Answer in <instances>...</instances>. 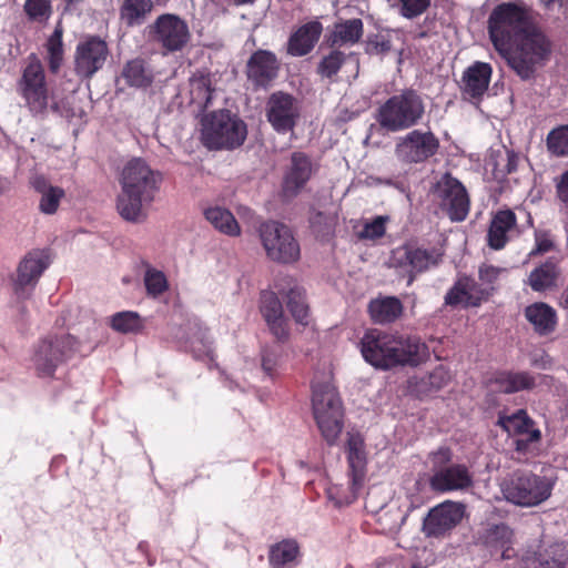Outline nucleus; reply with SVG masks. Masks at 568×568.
I'll return each mask as SVG.
<instances>
[{
	"mask_svg": "<svg viewBox=\"0 0 568 568\" xmlns=\"http://www.w3.org/2000/svg\"><path fill=\"white\" fill-rule=\"evenodd\" d=\"M121 192L116 199V210L129 222H142L146 217L144 204L153 201L161 182V174L153 171L140 158L128 161L119 179Z\"/></svg>",
	"mask_w": 568,
	"mask_h": 568,
	"instance_id": "nucleus-2",
	"label": "nucleus"
},
{
	"mask_svg": "<svg viewBox=\"0 0 568 568\" xmlns=\"http://www.w3.org/2000/svg\"><path fill=\"white\" fill-rule=\"evenodd\" d=\"M516 156L511 153H507V173H511L516 170Z\"/></svg>",
	"mask_w": 568,
	"mask_h": 568,
	"instance_id": "nucleus-57",
	"label": "nucleus"
},
{
	"mask_svg": "<svg viewBox=\"0 0 568 568\" xmlns=\"http://www.w3.org/2000/svg\"><path fill=\"white\" fill-rule=\"evenodd\" d=\"M312 409L316 426L329 445H335L344 428L342 400L329 383H313Z\"/></svg>",
	"mask_w": 568,
	"mask_h": 568,
	"instance_id": "nucleus-5",
	"label": "nucleus"
},
{
	"mask_svg": "<svg viewBox=\"0 0 568 568\" xmlns=\"http://www.w3.org/2000/svg\"><path fill=\"white\" fill-rule=\"evenodd\" d=\"M30 185L39 194V211L45 215L57 213L65 191L53 185L44 175L34 174L30 178Z\"/></svg>",
	"mask_w": 568,
	"mask_h": 568,
	"instance_id": "nucleus-26",
	"label": "nucleus"
},
{
	"mask_svg": "<svg viewBox=\"0 0 568 568\" xmlns=\"http://www.w3.org/2000/svg\"><path fill=\"white\" fill-rule=\"evenodd\" d=\"M298 552L297 542L292 539H285L271 548L268 560L273 568H281L293 562Z\"/></svg>",
	"mask_w": 568,
	"mask_h": 568,
	"instance_id": "nucleus-40",
	"label": "nucleus"
},
{
	"mask_svg": "<svg viewBox=\"0 0 568 568\" xmlns=\"http://www.w3.org/2000/svg\"><path fill=\"white\" fill-rule=\"evenodd\" d=\"M363 357L371 365L388 369L395 366H417L428 357L427 346L417 337L368 332L361 342Z\"/></svg>",
	"mask_w": 568,
	"mask_h": 568,
	"instance_id": "nucleus-3",
	"label": "nucleus"
},
{
	"mask_svg": "<svg viewBox=\"0 0 568 568\" xmlns=\"http://www.w3.org/2000/svg\"><path fill=\"white\" fill-rule=\"evenodd\" d=\"M439 140L430 130L414 129L395 141L394 155L402 164H419L434 156Z\"/></svg>",
	"mask_w": 568,
	"mask_h": 568,
	"instance_id": "nucleus-12",
	"label": "nucleus"
},
{
	"mask_svg": "<svg viewBox=\"0 0 568 568\" xmlns=\"http://www.w3.org/2000/svg\"><path fill=\"white\" fill-rule=\"evenodd\" d=\"M266 116L273 129L278 133L293 131L300 119V105L291 94L273 93L266 103Z\"/></svg>",
	"mask_w": 568,
	"mask_h": 568,
	"instance_id": "nucleus-17",
	"label": "nucleus"
},
{
	"mask_svg": "<svg viewBox=\"0 0 568 568\" xmlns=\"http://www.w3.org/2000/svg\"><path fill=\"white\" fill-rule=\"evenodd\" d=\"M516 225V215L510 210L499 211L491 220L488 230V245L494 250L503 248L508 241V233Z\"/></svg>",
	"mask_w": 568,
	"mask_h": 568,
	"instance_id": "nucleus-32",
	"label": "nucleus"
},
{
	"mask_svg": "<svg viewBox=\"0 0 568 568\" xmlns=\"http://www.w3.org/2000/svg\"><path fill=\"white\" fill-rule=\"evenodd\" d=\"M390 49V41L386 37L375 36L368 40L366 51L372 54H385Z\"/></svg>",
	"mask_w": 568,
	"mask_h": 568,
	"instance_id": "nucleus-53",
	"label": "nucleus"
},
{
	"mask_svg": "<svg viewBox=\"0 0 568 568\" xmlns=\"http://www.w3.org/2000/svg\"><path fill=\"white\" fill-rule=\"evenodd\" d=\"M537 562V568H567L568 547L561 542L550 545L539 555Z\"/></svg>",
	"mask_w": 568,
	"mask_h": 568,
	"instance_id": "nucleus-41",
	"label": "nucleus"
},
{
	"mask_svg": "<svg viewBox=\"0 0 568 568\" xmlns=\"http://www.w3.org/2000/svg\"><path fill=\"white\" fill-rule=\"evenodd\" d=\"M205 219L221 233L236 236L240 234V226L233 214L221 206L209 207L204 211Z\"/></svg>",
	"mask_w": 568,
	"mask_h": 568,
	"instance_id": "nucleus-38",
	"label": "nucleus"
},
{
	"mask_svg": "<svg viewBox=\"0 0 568 568\" xmlns=\"http://www.w3.org/2000/svg\"><path fill=\"white\" fill-rule=\"evenodd\" d=\"M23 8L29 20L33 22L43 23L52 14L50 0H26Z\"/></svg>",
	"mask_w": 568,
	"mask_h": 568,
	"instance_id": "nucleus-47",
	"label": "nucleus"
},
{
	"mask_svg": "<svg viewBox=\"0 0 568 568\" xmlns=\"http://www.w3.org/2000/svg\"><path fill=\"white\" fill-rule=\"evenodd\" d=\"M488 32L495 49L524 80L530 79L549 57L550 44L523 1L495 7L488 18Z\"/></svg>",
	"mask_w": 568,
	"mask_h": 568,
	"instance_id": "nucleus-1",
	"label": "nucleus"
},
{
	"mask_svg": "<svg viewBox=\"0 0 568 568\" xmlns=\"http://www.w3.org/2000/svg\"><path fill=\"white\" fill-rule=\"evenodd\" d=\"M323 24L318 20H312L293 32L287 41V53L292 57L308 54L320 40Z\"/></svg>",
	"mask_w": 568,
	"mask_h": 568,
	"instance_id": "nucleus-23",
	"label": "nucleus"
},
{
	"mask_svg": "<svg viewBox=\"0 0 568 568\" xmlns=\"http://www.w3.org/2000/svg\"><path fill=\"white\" fill-rule=\"evenodd\" d=\"M125 81L132 87H146L153 80V73L141 59H134L126 63L122 72Z\"/></svg>",
	"mask_w": 568,
	"mask_h": 568,
	"instance_id": "nucleus-39",
	"label": "nucleus"
},
{
	"mask_svg": "<svg viewBox=\"0 0 568 568\" xmlns=\"http://www.w3.org/2000/svg\"><path fill=\"white\" fill-rule=\"evenodd\" d=\"M261 313L272 332L277 339H283L287 336V323L283 314V306L276 293L265 291L261 295Z\"/></svg>",
	"mask_w": 568,
	"mask_h": 568,
	"instance_id": "nucleus-24",
	"label": "nucleus"
},
{
	"mask_svg": "<svg viewBox=\"0 0 568 568\" xmlns=\"http://www.w3.org/2000/svg\"><path fill=\"white\" fill-rule=\"evenodd\" d=\"M108 54L106 43L98 37H90L79 42L74 54L77 74L91 78L104 65Z\"/></svg>",
	"mask_w": 568,
	"mask_h": 568,
	"instance_id": "nucleus-18",
	"label": "nucleus"
},
{
	"mask_svg": "<svg viewBox=\"0 0 568 568\" xmlns=\"http://www.w3.org/2000/svg\"><path fill=\"white\" fill-rule=\"evenodd\" d=\"M78 351L79 343L74 336L48 335L34 345L31 364L39 377H51Z\"/></svg>",
	"mask_w": 568,
	"mask_h": 568,
	"instance_id": "nucleus-9",
	"label": "nucleus"
},
{
	"mask_svg": "<svg viewBox=\"0 0 568 568\" xmlns=\"http://www.w3.org/2000/svg\"><path fill=\"white\" fill-rule=\"evenodd\" d=\"M17 90L31 114L43 116L49 108L58 111L57 102L49 94L43 65L36 55L29 57Z\"/></svg>",
	"mask_w": 568,
	"mask_h": 568,
	"instance_id": "nucleus-8",
	"label": "nucleus"
},
{
	"mask_svg": "<svg viewBox=\"0 0 568 568\" xmlns=\"http://www.w3.org/2000/svg\"><path fill=\"white\" fill-rule=\"evenodd\" d=\"M435 199L443 211L454 222L464 221L469 212V196L465 186L450 174H445L436 183Z\"/></svg>",
	"mask_w": 568,
	"mask_h": 568,
	"instance_id": "nucleus-14",
	"label": "nucleus"
},
{
	"mask_svg": "<svg viewBox=\"0 0 568 568\" xmlns=\"http://www.w3.org/2000/svg\"><path fill=\"white\" fill-rule=\"evenodd\" d=\"M489 297L474 278L460 276L445 295V304L449 306L476 307Z\"/></svg>",
	"mask_w": 568,
	"mask_h": 568,
	"instance_id": "nucleus-19",
	"label": "nucleus"
},
{
	"mask_svg": "<svg viewBox=\"0 0 568 568\" xmlns=\"http://www.w3.org/2000/svg\"><path fill=\"white\" fill-rule=\"evenodd\" d=\"M287 307L296 322L305 323L308 316V306L305 302V292L303 288L294 286L288 291Z\"/></svg>",
	"mask_w": 568,
	"mask_h": 568,
	"instance_id": "nucleus-43",
	"label": "nucleus"
},
{
	"mask_svg": "<svg viewBox=\"0 0 568 568\" xmlns=\"http://www.w3.org/2000/svg\"><path fill=\"white\" fill-rule=\"evenodd\" d=\"M493 69L489 63L476 61L463 73L460 89L465 95L480 98L487 91Z\"/></svg>",
	"mask_w": 568,
	"mask_h": 568,
	"instance_id": "nucleus-25",
	"label": "nucleus"
},
{
	"mask_svg": "<svg viewBox=\"0 0 568 568\" xmlns=\"http://www.w3.org/2000/svg\"><path fill=\"white\" fill-rule=\"evenodd\" d=\"M450 381V374L444 366L436 367L428 375V385L432 389L438 390L446 386Z\"/></svg>",
	"mask_w": 568,
	"mask_h": 568,
	"instance_id": "nucleus-52",
	"label": "nucleus"
},
{
	"mask_svg": "<svg viewBox=\"0 0 568 568\" xmlns=\"http://www.w3.org/2000/svg\"><path fill=\"white\" fill-rule=\"evenodd\" d=\"M498 425L509 435H524L527 443H534L540 438V430L532 428V420L524 409L508 416H500Z\"/></svg>",
	"mask_w": 568,
	"mask_h": 568,
	"instance_id": "nucleus-33",
	"label": "nucleus"
},
{
	"mask_svg": "<svg viewBox=\"0 0 568 568\" xmlns=\"http://www.w3.org/2000/svg\"><path fill=\"white\" fill-rule=\"evenodd\" d=\"M526 320L540 335H547L555 331L557 313L552 306L544 302H536L525 308Z\"/></svg>",
	"mask_w": 568,
	"mask_h": 568,
	"instance_id": "nucleus-31",
	"label": "nucleus"
},
{
	"mask_svg": "<svg viewBox=\"0 0 568 568\" xmlns=\"http://www.w3.org/2000/svg\"><path fill=\"white\" fill-rule=\"evenodd\" d=\"M62 28L58 26L47 42L49 55V67L52 72H57L61 67L63 59Z\"/></svg>",
	"mask_w": 568,
	"mask_h": 568,
	"instance_id": "nucleus-44",
	"label": "nucleus"
},
{
	"mask_svg": "<svg viewBox=\"0 0 568 568\" xmlns=\"http://www.w3.org/2000/svg\"><path fill=\"white\" fill-rule=\"evenodd\" d=\"M499 487L507 501L520 507H535L551 496L554 481L530 471H516L505 477Z\"/></svg>",
	"mask_w": 568,
	"mask_h": 568,
	"instance_id": "nucleus-6",
	"label": "nucleus"
},
{
	"mask_svg": "<svg viewBox=\"0 0 568 568\" xmlns=\"http://www.w3.org/2000/svg\"><path fill=\"white\" fill-rule=\"evenodd\" d=\"M111 326L114 331L128 334L138 333L143 327V321L135 312H120L112 316Z\"/></svg>",
	"mask_w": 568,
	"mask_h": 568,
	"instance_id": "nucleus-42",
	"label": "nucleus"
},
{
	"mask_svg": "<svg viewBox=\"0 0 568 568\" xmlns=\"http://www.w3.org/2000/svg\"><path fill=\"white\" fill-rule=\"evenodd\" d=\"M479 540L491 552L501 551V559H509L515 555L511 548L513 531L504 524L487 527Z\"/></svg>",
	"mask_w": 568,
	"mask_h": 568,
	"instance_id": "nucleus-29",
	"label": "nucleus"
},
{
	"mask_svg": "<svg viewBox=\"0 0 568 568\" xmlns=\"http://www.w3.org/2000/svg\"><path fill=\"white\" fill-rule=\"evenodd\" d=\"M152 40L169 52L181 51L191 39L187 23L179 16L164 13L150 26Z\"/></svg>",
	"mask_w": 568,
	"mask_h": 568,
	"instance_id": "nucleus-15",
	"label": "nucleus"
},
{
	"mask_svg": "<svg viewBox=\"0 0 568 568\" xmlns=\"http://www.w3.org/2000/svg\"><path fill=\"white\" fill-rule=\"evenodd\" d=\"M9 190V182L7 180H0V195Z\"/></svg>",
	"mask_w": 568,
	"mask_h": 568,
	"instance_id": "nucleus-59",
	"label": "nucleus"
},
{
	"mask_svg": "<svg viewBox=\"0 0 568 568\" xmlns=\"http://www.w3.org/2000/svg\"><path fill=\"white\" fill-rule=\"evenodd\" d=\"M541 2L547 9H554L564 4V0H541Z\"/></svg>",
	"mask_w": 568,
	"mask_h": 568,
	"instance_id": "nucleus-58",
	"label": "nucleus"
},
{
	"mask_svg": "<svg viewBox=\"0 0 568 568\" xmlns=\"http://www.w3.org/2000/svg\"><path fill=\"white\" fill-rule=\"evenodd\" d=\"M425 114L422 97L404 90L387 99L377 110L376 120L388 132H400L417 125Z\"/></svg>",
	"mask_w": 568,
	"mask_h": 568,
	"instance_id": "nucleus-4",
	"label": "nucleus"
},
{
	"mask_svg": "<svg viewBox=\"0 0 568 568\" xmlns=\"http://www.w3.org/2000/svg\"><path fill=\"white\" fill-rule=\"evenodd\" d=\"M557 193L559 199L568 204V171L561 175V179L557 184Z\"/></svg>",
	"mask_w": 568,
	"mask_h": 568,
	"instance_id": "nucleus-55",
	"label": "nucleus"
},
{
	"mask_svg": "<svg viewBox=\"0 0 568 568\" xmlns=\"http://www.w3.org/2000/svg\"><path fill=\"white\" fill-rule=\"evenodd\" d=\"M389 221L387 215L375 216L372 221L364 223L362 231L358 233V237L362 240H377L385 235L386 224Z\"/></svg>",
	"mask_w": 568,
	"mask_h": 568,
	"instance_id": "nucleus-49",
	"label": "nucleus"
},
{
	"mask_svg": "<svg viewBox=\"0 0 568 568\" xmlns=\"http://www.w3.org/2000/svg\"><path fill=\"white\" fill-rule=\"evenodd\" d=\"M277 364V356L274 353L265 352L262 356V367L267 375H272Z\"/></svg>",
	"mask_w": 568,
	"mask_h": 568,
	"instance_id": "nucleus-54",
	"label": "nucleus"
},
{
	"mask_svg": "<svg viewBox=\"0 0 568 568\" xmlns=\"http://www.w3.org/2000/svg\"><path fill=\"white\" fill-rule=\"evenodd\" d=\"M347 454L348 463L353 470V477L351 481V495L345 496L342 500L345 504H349L356 498L358 488L362 485V475L357 474V469H361L365 463V449L364 439L359 434H348Z\"/></svg>",
	"mask_w": 568,
	"mask_h": 568,
	"instance_id": "nucleus-28",
	"label": "nucleus"
},
{
	"mask_svg": "<svg viewBox=\"0 0 568 568\" xmlns=\"http://www.w3.org/2000/svg\"><path fill=\"white\" fill-rule=\"evenodd\" d=\"M400 13L412 19L420 16L429 6V0H399Z\"/></svg>",
	"mask_w": 568,
	"mask_h": 568,
	"instance_id": "nucleus-51",
	"label": "nucleus"
},
{
	"mask_svg": "<svg viewBox=\"0 0 568 568\" xmlns=\"http://www.w3.org/2000/svg\"><path fill=\"white\" fill-rule=\"evenodd\" d=\"M508 273V268L495 266L493 264L484 263L478 268V277L481 285L489 292V295L495 290V284Z\"/></svg>",
	"mask_w": 568,
	"mask_h": 568,
	"instance_id": "nucleus-48",
	"label": "nucleus"
},
{
	"mask_svg": "<svg viewBox=\"0 0 568 568\" xmlns=\"http://www.w3.org/2000/svg\"><path fill=\"white\" fill-rule=\"evenodd\" d=\"M347 55L338 50H333L324 55L317 67V73L322 78L332 79L346 62Z\"/></svg>",
	"mask_w": 568,
	"mask_h": 568,
	"instance_id": "nucleus-45",
	"label": "nucleus"
},
{
	"mask_svg": "<svg viewBox=\"0 0 568 568\" xmlns=\"http://www.w3.org/2000/svg\"><path fill=\"white\" fill-rule=\"evenodd\" d=\"M144 284L149 295L156 297L168 288V281L163 272L148 268L144 274Z\"/></svg>",
	"mask_w": 568,
	"mask_h": 568,
	"instance_id": "nucleus-50",
	"label": "nucleus"
},
{
	"mask_svg": "<svg viewBox=\"0 0 568 568\" xmlns=\"http://www.w3.org/2000/svg\"><path fill=\"white\" fill-rule=\"evenodd\" d=\"M258 232L266 256L271 261L290 264L300 258V244L287 225L268 221L260 226Z\"/></svg>",
	"mask_w": 568,
	"mask_h": 568,
	"instance_id": "nucleus-10",
	"label": "nucleus"
},
{
	"mask_svg": "<svg viewBox=\"0 0 568 568\" xmlns=\"http://www.w3.org/2000/svg\"><path fill=\"white\" fill-rule=\"evenodd\" d=\"M405 519H406V515L402 516V518H400V525L405 521Z\"/></svg>",
	"mask_w": 568,
	"mask_h": 568,
	"instance_id": "nucleus-62",
	"label": "nucleus"
},
{
	"mask_svg": "<svg viewBox=\"0 0 568 568\" xmlns=\"http://www.w3.org/2000/svg\"><path fill=\"white\" fill-rule=\"evenodd\" d=\"M440 254L436 250H427L412 244H404L394 248L388 258V265L395 268L398 275L407 280L412 285L415 277L438 265Z\"/></svg>",
	"mask_w": 568,
	"mask_h": 568,
	"instance_id": "nucleus-11",
	"label": "nucleus"
},
{
	"mask_svg": "<svg viewBox=\"0 0 568 568\" xmlns=\"http://www.w3.org/2000/svg\"><path fill=\"white\" fill-rule=\"evenodd\" d=\"M372 320L377 324L395 322L403 313V304L396 297H383L372 301L368 305Z\"/></svg>",
	"mask_w": 568,
	"mask_h": 568,
	"instance_id": "nucleus-35",
	"label": "nucleus"
},
{
	"mask_svg": "<svg viewBox=\"0 0 568 568\" xmlns=\"http://www.w3.org/2000/svg\"><path fill=\"white\" fill-rule=\"evenodd\" d=\"M464 514L463 504L444 501L428 511L423 523V531L427 537H443L462 521Z\"/></svg>",
	"mask_w": 568,
	"mask_h": 568,
	"instance_id": "nucleus-16",
	"label": "nucleus"
},
{
	"mask_svg": "<svg viewBox=\"0 0 568 568\" xmlns=\"http://www.w3.org/2000/svg\"><path fill=\"white\" fill-rule=\"evenodd\" d=\"M552 247V242L545 236H537L536 247L531 251V254H542Z\"/></svg>",
	"mask_w": 568,
	"mask_h": 568,
	"instance_id": "nucleus-56",
	"label": "nucleus"
},
{
	"mask_svg": "<svg viewBox=\"0 0 568 568\" xmlns=\"http://www.w3.org/2000/svg\"><path fill=\"white\" fill-rule=\"evenodd\" d=\"M152 9V0H123L120 17L130 27L140 26L151 13Z\"/></svg>",
	"mask_w": 568,
	"mask_h": 568,
	"instance_id": "nucleus-37",
	"label": "nucleus"
},
{
	"mask_svg": "<svg viewBox=\"0 0 568 568\" xmlns=\"http://www.w3.org/2000/svg\"><path fill=\"white\" fill-rule=\"evenodd\" d=\"M450 462V452L439 449L432 455L433 476L430 477V487L436 491H453L467 489L473 484V476L465 465L448 464Z\"/></svg>",
	"mask_w": 568,
	"mask_h": 568,
	"instance_id": "nucleus-13",
	"label": "nucleus"
},
{
	"mask_svg": "<svg viewBox=\"0 0 568 568\" xmlns=\"http://www.w3.org/2000/svg\"><path fill=\"white\" fill-rule=\"evenodd\" d=\"M280 62L268 50H257L246 63L247 79L256 87H267L278 74Z\"/></svg>",
	"mask_w": 568,
	"mask_h": 568,
	"instance_id": "nucleus-20",
	"label": "nucleus"
},
{
	"mask_svg": "<svg viewBox=\"0 0 568 568\" xmlns=\"http://www.w3.org/2000/svg\"><path fill=\"white\" fill-rule=\"evenodd\" d=\"M363 36V22L361 19H349L336 23L329 37L332 47L353 45Z\"/></svg>",
	"mask_w": 568,
	"mask_h": 568,
	"instance_id": "nucleus-36",
	"label": "nucleus"
},
{
	"mask_svg": "<svg viewBox=\"0 0 568 568\" xmlns=\"http://www.w3.org/2000/svg\"><path fill=\"white\" fill-rule=\"evenodd\" d=\"M560 277L561 270L559 267V260L549 257L529 273L526 284L534 292L542 293L557 287Z\"/></svg>",
	"mask_w": 568,
	"mask_h": 568,
	"instance_id": "nucleus-27",
	"label": "nucleus"
},
{
	"mask_svg": "<svg viewBox=\"0 0 568 568\" xmlns=\"http://www.w3.org/2000/svg\"><path fill=\"white\" fill-rule=\"evenodd\" d=\"M313 173L311 159L303 152H294L283 180V194L286 197L296 196L305 186Z\"/></svg>",
	"mask_w": 568,
	"mask_h": 568,
	"instance_id": "nucleus-22",
	"label": "nucleus"
},
{
	"mask_svg": "<svg viewBox=\"0 0 568 568\" xmlns=\"http://www.w3.org/2000/svg\"><path fill=\"white\" fill-rule=\"evenodd\" d=\"M246 124L230 111L213 112L202 121V142L211 150L234 149L246 139Z\"/></svg>",
	"mask_w": 568,
	"mask_h": 568,
	"instance_id": "nucleus-7",
	"label": "nucleus"
},
{
	"mask_svg": "<svg viewBox=\"0 0 568 568\" xmlns=\"http://www.w3.org/2000/svg\"><path fill=\"white\" fill-rule=\"evenodd\" d=\"M547 149L556 156L568 155V125L551 130L547 135Z\"/></svg>",
	"mask_w": 568,
	"mask_h": 568,
	"instance_id": "nucleus-46",
	"label": "nucleus"
},
{
	"mask_svg": "<svg viewBox=\"0 0 568 568\" xmlns=\"http://www.w3.org/2000/svg\"><path fill=\"white\" fill-rule=\"evenodd\" d=\"M187 92L190 103L197 111H204L211 103L214 89L210 73L205 71H196L189 78Z\"/></svg>",
	"mask_w": 568,
	"mask_h": 568,
	"instance_id": "nucleus-30",
	"label": "nucleus"
},
{
	"mask_svg": "<svg viewBox=\"0 0 568 568\" xmlns=\"http://www.w3.org/2000/svg\"><path fill=\"white\" fill-rule=\"evenodd\" d=\"M49 264V255L44 251L30 252L19 264L14 281L16 294L23 296L27 288H32Z\"/></svg>",
	"mask_w": 568,
	"mask_h": 568,
	"instance_id": "nucleus-21",
	"label": "nucleus"
},
{
	"mask_svg": "<svg viewBox=\"0 0 568 568\" xmlns=\"http://www.w3.org/2000/svg\"><path fill=\"white\" fill-rule=\"evenodd\" d=\"M315 217H317V219H320V220H321V219H323L324 216L322 215V213H317Z\"/></svg>",
	"mask_w": 568,
	"mask_h": 568,
	"instance_id": "nucleus-61",
	"label": "nucleus"
},
{
	"mask_svg": "<svg viewBox=\"0 0 568 568\" xmlns=\"http://www.w3.org/2000/svg\"><path fill=\"white\" fill-rule=\"evenodd\" d=\"M235 4L242 6V4H248L253 3L255 0H232Z\"/></svg>",
	"mask_w": 568,
	"mask_h": 568,
	"instance_id": "nucleus-60",
	"label": "nucleus"
},
{
	"mask_svg": "<svg viewBox=\"0 0 568 568\" xmlns=\"http://www.w3.org/2000/svg\"><path fill=\"white\" fill-rule=\"evenodd\" d=\"M493 385L498 392L511 394L532 389L536 386V377L528 372H504L495 377Z\"/></svg>",
	"mask_w": 568,
	"mask_h": 568,
	"instance_id": "nucleus-34",
	"label": "nucleus"
}]
</instances>
